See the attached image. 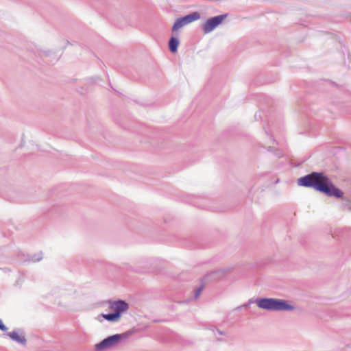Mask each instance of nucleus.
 <instances>
[{"instance_id": "1", "label": "nucleus", "mask_w": 351, "mask_h": 351, "mask_svg": "<svg viewBox=\"0 0 351 351\" xmlns=\"http://www.w3.org/2000/svg\"><path fill=\"white\" fill-rule=\"evenodd\" d=\"M298 184L305 187H312L328 196L341 197L343 195V192L336 188L329 178L322 173L312 172L301 177L298 180Z\"/></svg>"}, {"instance_id": "2", "label": "nucleus", "mask_w": 351, "mask_h": 351, "mask_svg": "<svg viewBox=\"0 0 351 351\" xmlns=\"http://www.w3.org/2000/svg\"><path fill=\"white\" fill-rule=\"evenodd\" d=\"M257 306L268 311H291L295 306L287 300L278 298H259L255 300Z\"/></svg>"}, {"instance_id": "3", "label": "nucleus", "mask_w": 351, "mask_h": 351, "mask_svg": "<svg viewBox=\"0 0 351 351\" xmlns=\"http://www.w3.org/2000/svg\"><path fill=\"white\" fill-rule=\"evenodd\" d=\"M132 334V330H128L122 334H116L111 336H109L104 339H103L101 342L95 345V349L97 351L104 350L108 348H110L117 346L119 342L123 341V339L128 338L130 335Z\"/></svg>"}, {"instance_id": "4", "label": "nucleus", "mask_w": 351, "mask_h": 351, "mask_svg": "<svg viewBox=\"0 0 351 351\" xmlns=\"http://www.w3.org/2000/svg\"><path fill=\"white\" fill-rule=\"evenodd\" d=\"M228 14L218 15L206 20L202 25V29L204 34H208L222 23Z\"/></svg>"}, {"instance_id": "5", "label": "nucleus", "mask_w": 351, "mask_h": 351, "mask_svg": "<svg viewBox=\"0 0 351 351\" xmlns=\"http://www.w3.org/2000/svg\"><path fill=\"white\" fill-rule=\"evenodd\" d=\"M109 304V309L112 311L114 313H119L120 317H121V314L123 312H125L129 308L128 304L123 300H110L108 302Z\"/></svg>"}, {"instance_id": "6", "label": "nucleus", "mask_w": 351, "mask_h": 351, "mask_svg": "<svg viewBox=\"0 0 351 351\" xmlns=\"http://www.w3.org/2000/svg\"><path fill=\"white\" fill-rule=\"evenodd\" d=\"M201 16L198 12H193L188 15L180 18L184 25L200 19Z\"/></svg>"}, {"instance_id": "7", "label": "nucleus", "mask_w": 351, "mask_h": 351, "mask_svg": "<svg viewBox=\"0 0 351 351\" xmlns=\"http://www.w3.org/2000/svg\"><path fill=\"white\" fill-rule=\"evenodd\" d=\"M201 16L198 12H193L188 15L180 18L184 25L200 19Z\"/></svg>"}, {"instance_id": "8", "label": "nucleus", "mask_w": 351, "mask_h": 351, "mask_svg": "<svg viewBox=\"0 0 351 351\" xmlns=\"http://www.w3.org/2000/svg\"><path fill=\"white\" fill-rule=\"evenodd\" d=\"M201 16L198 12H193L188 15L180 18L184 25L200 19Z\"/></svg>"}, {"instance_id": "9", "label": "nucleus", "mask_w": 351, "mask_h": 351, "mask_svg": "<svg viewBox=\"0 0 351 351\" xmlns=\"http://www.w3.org/2000/svg\"><path fill=\"white\" fill-rule=\"evenodd\" d=\"M6 335L10 337L13 341H16L20 344L25 345L27 343L25 336L23 333L19 334L16 331H12L8 332Z\"/></svg>"}, {"instance_id": "10", "label": "nucleus", "mask_w": 351, "mask_h": 351, "mask_svg": "<svg viewBox=\"0 0 351 351\" xmlns=\"http://www.w3.org/2000/svg\"><path fill=\"white\" fill-rule=\"evenodd\" d=\"M101 318H104L110 322H117L120 320V315L119 313H108V314H101L98 315L97 319L99 322H102Z\"/></svg>"}, {"instance_id": "11", "label": "nucleus", "mask_w": 351, "mask_h": 351, "mask_svg": "<svg viewBox=\"0 0 351 351\" xmlns=\"http://www.w3.org/2000/svg\"><path fill=\"white\" fill-rule=\"evenodd\" d=\"M179 40L177 38L171 37L169 42V49L171 52L175 53L178 50Z\"/></svg>"}, {"instance_id": "12", "label": "nucleus", "mask_w": 351, "mask_h": 351, "mask_svg": "<svg viewBox=\"0 0 351 351\" xmlns=\"http://www.w3.org/2000/svg\"><path fill=\"white\" fill-rule=\"evenodd\" d=\"M230 269L229 268H223L219 270H217L213 273V274L215 276V278H223L226 274L230 272Z\"/></svg>"}, {"instance_id": "13", "label": "nucleus", "mask_w": 351, "mask_h": 351, "mask_svg": "<svg viewBox=\"0 0 351 351\" xmlns=\"http://www.w3.org/2000/svg\"><path fill=\"white\" fill-rule=\"evenodd\" d=\"M184 26V24L182 23V22L181 21L180 19L179 18V19H178L175 21V23H174V24H173V25L172 27V31L173 32H176L179 29L182 28Z\"/></svg>"}, {"instance_id": "14", "label": "nucleus", "mask_w": 351, "mask_h": 351, "mask_svg": "<svg viewBox=\"0 0 351 351\" xmlns=\"http://www.w3.org/2000/svg\"><path fill=\"white\" fill-rule=\"evenodd\" d=\"M203 289H204V287L202 286L195 290L194 298H193V300H196L198 299V298L199 297L200 294L202 292ZM191 300H192L191 298H189L188 302L191 301Z\"/></svg>"}, {"instance_id": "15", "label": "nucleus", "mask_w": 351, "mask_h": 351, "mask_svg": "<svg viewBox=\"0 0 351 351\" xmlns=\"http://www.w3.org/2000/svg\"><path fill=\"white\" fill-rule=\"evenodd\" d=\"M0 330L2 331H6L8 330V328L3 324L1 319H0Z\"/></svg>"}, {"instance_id": "16", "label": "nucleus", "mask_w": 351, "mask_h": 351, "mask_svg": "<svg viewBox=\"0 0 351 351\" xmlns=\"http://www.w3.org/2000/svg\"><path fill=\"white\" fill-rule=\"evenodd\" d=\"M216 332L217 334L220 335H225L224 332H223V331H221L220 330H218V329L216 330Z\"/></svg>"}]
</instances>
